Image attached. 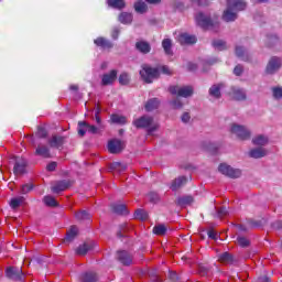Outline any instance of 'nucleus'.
Returning <instances> with one entry per match:
<instances>
[{"instance_id":"f257e3e1","label":"nucleus","mask_w":282,"mask_h":282,"mask_svg":"<svg viewBox=\"0 0 282 282\" xmlns=\"http://www.w3.org/2000/svg\"><path fill=\"white\" fill-rule=\"evenodd\" d=\"M132 124L137 128V129H148V135H151L152 133H154V131H158L159 127L158 123L153 124V117H149V116H142L138 119H135Z\"/></svg>"},{"instance_id":"f03ea898","label":"nucleus","mask_w":282,"mask_h":282,"mask_svg":"<svg viewBox=\"0 0 282 282\" xmlns=\"http://www.w3.org/2000/svg\"><path fill=\"white\" fill-rule=\"evenodd\" d=\"M142 69L140 70V76L143 82H145L148 85H151L153 80L160 78V68L152 67L149 64H143Z\"/></svg>"},{"instance_id":"7ed1b4c3","label":"nucleus","mask_w":282,"mask_h":282,"mask_svg":"<svg viewBox=\"0 0 282 282\" xmlns=\"http://www.w3.org/2000/svg\"><path fill=\"white\" fill-rule=\"evenodd\" d=\"M169 91L172 96H177L178 98H191L194 94L193 86H170Z\"/></svg>"},{"instance_id":"20e7f679","label":"nucleus","mask_w":282,"mask_h":282,"mask_svg":"<svg viewBox=\"0 0 282 282\" xmlns=\"http://www.w3.org/2000/svg\"><path fill=\"white\" fill-rule=\"evenodd\" d=\"M219 173L225 175L226 177H230L231 180H237L241 175V170L235 169L226 163H220L218 166Z\"/></svg>"},{"instance_id":"39448f33","label":"nucleus","mask_w":282,"mask_h":282,"mask_svg":"<svg viewBox=\"0 0 282 282\" xmlns=\"http://www.w3.org/2000/svg\"><path fill=\"white\" fill-rule=\"evenodd\" d=\"M13 160V174L25 175V173H28V160H25L23 156H14Z\"/></svg>"},{"instance_id":"423d86ee","label":"nucleus","mask_w":282,"mask_h":282,"mask_svg":"<svg viewBox=\"0 0 282 282\" xmlns=\"http://www.w3.org/2000/svg\"><path fill=\"white\" fill-rule=\"evenodd\" d=\"M230 131H231V133H234V135H237L238 140H250V135H252L250 130H248V129H246V127L239 126L237 123L231 124Z\"/></svg>"},{"instance_id":"0eeeda50","label":"nucleus","mask_w":282,"mask_h":282,"mask_svg":"<svg viewBox=\"0 0 282 282\" xmlns=\"http://www.w3.org/2000/svg\"><path fill=\"white\" fill-rule=\"evenodd\" d=\"M282 67L281 57L273 56L269 59L267 67H265V74H276L279 69Z\"/></svg>"},{"instance_id":"6e6552de","label":"nucleus","mask_w":282,"mask_h":282,"mask_svg":"<svg viewBox=\"0 0 282 282\" xmlns=\"http://www.w3.org/2000/svg\"><path fill=\"white\" fill-rule=\"evenodd\" d=\"M6 276L10 281H23V270L17 267H9L6 269Z\"/></svg>"},{"instance_id":"1a4fd4ad","label":"nucleus","mask_w":282,"mask_h":282,"mask_svg":"<svg viewBox=\"0 0 282 282\" xmlns=\"http://www.w3.org/2000/svg\"><path fill=\"white\" fill-rule=\"evenodd\" d=\"M117 261H119L121 265L129 267L133 264V256L127 250H119L117 251Z\"/></svg>"},{"instance_id":"9d476101","label":"nucleus","mask_w":282,"mask_h":282,"mask_svg":"<svg viewBox=\"0 0 282 282\" xmlns=\"http://www.w3.org/2000/svg\"><path fill=\"white\" fill-rule=\"evenodd\" d=\"M124 149V142H122L120 139H112L108 142V151L112 154L122 153V150Z\"/></svg>"},{"instance_id":"9b49d317","label":"nucleus","mask_w":282,"mask_h":282,"mask_svg":"<svg viewBox=\"0 0 282 282\" xmlns=\"http://www.w3.org/2000/svg\"><path fill=\"white\" fill-rule=\"evenodd\" d=\"M69 186H72V181H69V180H62V181H57L51 187V191H52V193H55L56 195H58V193H63L64 191H67V188H69Z\"/></svg>"},{"instance_id":"f8f14e48","label":"nucleus","mask_w":282,"mask_h":282,"mask_svg":"<svg viewBox=\"0 0 282 282\" xmlns=\"http://www.w3.org/2000/svg\"><path fill=\"white\" fill-rule=\"evenodd\" d=\"M195 19H196L197 25H199L204 30H208V28H213V20L210 18L204 15V13L199 12L195 17Z\"/></svg>"},{"instance_id":"ddd939ff","label":"nucleus","mask_w":282,"mask_h":282,"mask_svg":"<svg viewBox=\"0 0 282 282\" xmlns=\"http://www.w3.org/2000/svg\"><path fill=\"white\" fill-rule=\"evenodd\" d=\"M175 204L181 208H186V206H193L195 204V197L193 195H183L176 198Z\"/></svg>"},{"instance_id":"4468645a","label":"nucleus","mask_w":282,"mask_h":282,"mask_svg":"<svg viewBox=\"0 0 282 282\" xmlns=\"http://www.w3.org/2000/svg\"><path fill=\"white\" fill-rule=\"evenodd\" d=\"M228 8L232 9L235 13L242 12V10H246L247 4L243 2V0H227Z\"/></svg>"},{"instance_id":"2eb2a0df","label":"nucleus","mask_w":282,"mask_h":282,"mask_svg":"<svg viewBox=\"0 0 282 282\" xmlns=\"http://www.w3.org/2000/svg\"><path fill=\"white\" fill-rule=\"evenodd\" d=\"M118 78V70L112 69L109 74H104L101 77V85L107 87V85H113V82Z\"/></svg>"},{"instance_id":"dca6fc26","label":"nucleus","mask_w":282,"mask_h":282,"mask_svg":"<svg viewBox=\"0 0 282 282\" xmlns=\"http://www.w3.org/2000/svg\"><path fill=\"white\" fill-rule=\"evenodd\" d=\"M94 43L97 47H100L101 50L113 48V42L109 41L107 37L99 36L94 40Z\"/></svg>"},{"instance_id":"f3484780","label":"nucleus","mask_w":282,"mask_h":282,"mask_svg":"<svg viewBox=\"0 0 282 282\" xmlns=\"http://www.w3.org/2000/svg\"><path fill=\"white\" fill-rule=\"evenodd\" d=\"M178 43L181 45H195V43H197V37L188 33H183L178 35Z\"/></svg>"},{"instance_id":"a211bd4d","label":"nucleus","mask_w":282,"mask_h":282,"mask_svg":"<svg viewBox=\"0 0 282 282\" xmlns=\"http://www.w3.org/2000/svg\"><path fill=\"white\" fill-rule=\"evenodd\" d=\"M63 144H65V137L53 135L48 140V147H51V149H63Z\"/></svg>"},{"instance_id":"6ab92c4d","label":"nucleus","mask_w":282,"mask_h":282,"mask_svg":"<svg viewBox=\"0 0 282 282\" xmlns=\"http://www.w3.org/2000/svg\"><path fill=\"white\" fill-rule=\"evenodd\" d=\"M135 51L140 52V54H150L151 53V43L141 40L135 42Z\"/></svg>"},{"instance_id":"aec40b11","label":"nucleus","mask_w":282,"mask_h":282,"mask_svg":"<svg viewBox=\"0 0 282 282\" xmlns=\"http://www.w3.org/2000/svg\"><path fill=\"white\" fill-rule=\"evenodd\" d=\"M223 21H226V23H230L232 21H237V13L232 8L227 6V9L223 13Z\"/></svg>"},{"instance_id":"412c9836","label":"nucleus","mask_w":282,"mask_h":282,"mask_svg":"<svg viewBox=\"0 0 282 282\" xmlns=\"http://www.w3.org/2000/svg\"><path fill=\"white\" fill-rule=\"evenodd\" d=\"M35 155L44 158V160H48L50 158H52V153L50 152V148L47 145H37L35 150Z\"/></svg>"},{"instance_id":"4be33fe9","label":"nucleus","mask_w":282,"mask_h":282,"mask_svg":"<svg viewBox=\"0 0 282 282\" xmlns=\"http://www.w3.org/2000/svg\"><path fill=\"white\" fill-rule=\"evenodd\" d=\"M218 260L220 261V263H227L229 265H232V263H235V261H237L235 259V256H232V253H230L228 251L220 253L218 256Z\"/></svg>"},{"instance_id":"5701e85b","label":"nucleus","mask_w":282,"mask_h":282,"mask_svg":"<svg viewBox=\"0 0 282 282\" xmlns=\"http://www.w3.org/2000/svg\"><path fill=\"white\" fill-rule=\"evenodd\" d=\"M188 182V178L186 176H178L175 178L172 184H171V189L172 191H180L182 186H185V184Z\"/></svg>"},{"instance_id":"b1692460","label":"nucleus","mask_w":282,"mask_h":282,"mask_svg":"<svg viewBox=\"0 0 282 282\" xmlns=\"http://www.w3.org/2000/svg\"><path fill=\"white\" fill-rule=\"evenodd\" d=\"M80 282H98V274L95 272H84L79 275Z\"/></svg>"},{"instance_id":"393cba45","label":"nucleus","mask_w":282,"mask_h":282,"mask_svg":"<svg viewBox=\"0 0 282 282\" xmlns=\"http://www.w3.org/2000/svg\"><path fill=\"white\" fill-rule=\"evenodd\" d=\"M224 87V84H214L210 88H209V96H212L213 98H216L217 100H219V98H221V89Z\"/></svg>"},{"instance_id":"a878e982","label":"nucleus","mask_w":282,"mask_h":282,"mask_svg":"<svg viewBox=\"0 0 282 282\" xmlns=\"http://www.w3.org/2000/svg\"><path fill=\"white\" fill-rule=\"evenodd\" d=\"M111 212L115 213V215H129V210L124 204H112Z\"/></svg>"},{"instance_id":"bb28decb","label":"nucleus","mask_w":282,"mask_h":282,"mask_svg":"<svg viewBox=\"0 0 282 282\" xmlns=\"http://www.w3.org/2000/svg\"><path fill=\"white\" fill-rule=\"evenodd\" d=\"M109 8L115 10H124L127 8V2L124 0H107Z\"/></svg>"},{"instance_id":"cd10ccee","label":"nucleus","mask_w":282,"mask_h":282,"mask_svg":"<svg viewBox=\"0 0 282 282\" xmlns=\"http://www.w3.org/2000/svg\"><path fill=\"white\" fill-rule=\"evenodd\" d=\"M231 94H232L234 100H246L247 98L246 93L241 88L232 87Z\"/></svg>"},{"instance_id":"c85d7f7f","label":"nucleus","mask_w":282,"mask_h":282,"mask_svg":"<svg viewBox=\"0 0 282 282\" xmlns=\"http://www.w3.org/2000/svg\"><path fill=\"white\" fill-rule=\"evenodd\" d=\"M119 21L123 25H131V23H133V14H131L129 12H122L119 14Z\"/></svg>"},{"instance_id":"c756f323","label":"nucleus","mask_w":282,"mask_h":282,"mask_svg":"<svg viewBox=\"0 0 282 282\" xmlns=\"http://www.w3.org/2000/svg\"><path fill=\"white\" fill-rule=\"evenodd\" d=\"M268 153L263 148H257L249 151V155L254 160H259V158H265Z\"/></svg>"},{"instance_id":"7c9ffc66","label":"nucleus","mask_w":282,"mask_h":282,"mask_svg":"<svg viewBox=\"0 0 282 282\" xmlns=\"http://www.w3.org/2000/svg\"><path fill=\"white\" fill-rule=\"evenodd\" d=\"M268 142H269L268 137L263 134H259L252 139V144H254L256 147H265Z\"/></svg>"},{"instance_id":"2f4dec72","label":"nucleus","mask_w":282,"mask_h":282,"mask_svg":"<svg viewBox=\"0 0 282 282\" xmlns=\"http://www.w3.org/2000/svg\"><path fill=\"white\" fill-rule=\"evenodd\" d=\"M162 47L167 56H173V42L171 41V39H164L162 41Z\"/></svg>"},{"instance_id":"473e14b6","label":"nucleus","mask_w":282,"mask_h":282,"mask_svg":"<svg viewBox=\"0 0 282 282\" xmlns=\"http://www.w3.org/2000/svg\"><path fill=\"white\" fill-rule=\"evenodd\" d=\"M160 107V100L158 98H152L145 104V111H155Z\"/></svg>"},{"instance_id":"72a5a7b5","label":"nucleus","mask_w":282,"mask_h":282,"mask_svg":"<svg viewBox=\"0 0 282 282\" xmlns=\"http://www.w3.org/2000/svg\"><path fill=\"white\" fill-rule=\"evenodd\" d=\"M91 245L84 242L83 245H80L79 247H77L76 249V254H79L82 257H85V254H87V252H89V250H91Z\"/></svg>"},{"instance_id":"f704fd0d","label":"nucleus","mask_w":282,"mask_h":282,"mask_svg":"<svg viewBox=\"0 0 282 282\" xmlns=\"http://www.w3.org/2000/svg\"><path fill=\"white\" fill-rule=\"evenodd\" d=\"M134 10L135 12H138V14H144V12H147V10H149V7L147 6V3L142 0H139L134 3Z\"/></svg>"},{"instance_id":"c9c22d12","label":"nucleus","mask_w":282,"mask_h":282,"mask_svg":"<svg viewBox=\"0 0 282 282\" xmlns=\"http://www.w3.org/2000/svg\"><path fill=\"white\" fill-rule=\"evenodd\" d=\"M77 235H78V227L72 226L66 234L65 241H68V242L74 241Z\"/></svg>"},{"instance_id":"e433bc0d","label":"nucleus","mask_w":282,"mask_h":282,"mask_svg":"<svg viewBox=\"0 0 282 282\" xmlns=\"http://www.w3.org/2000/svg\"><path fill=\"white\" fill-rule=\"evenodd\" d=\"M77 221H90L91 215L87 210H82L75 214Z\"/></svg>"},{"instance_id":"4c0bfd02","label":"nucleus","mask_w":282,"mask_h":282,"mask_svg":"<svg viewBox=\"0 0 282 282\" xmlns=\"http://www.w3.org/2000/svg\"><path fill=\"white\" fill-rule=\"evenodd\" d=\"M110 122H112V124H127V117L120 115H111Z\"/></svg>"},{"instance_id":"58836bf2","label":"nucleus","mask_w":282,"mask_h":282,"mask_svg":"<svg viewBox=\"0 0 282 282\" xmlns=\"http://www.w3.org/2000/svg\"><path fill=\"white\" fill-rule=\"evenodd\" d=\"M166 230H169V228H166L164 224L155 225L153 227V234L159 237H164V235H166Z\"/></svg>"},{"instance_id":"ea45409f","label":"nucleus","mask_w":282,"mask_h":282,"mask_svg":"<svg viewBox=\"0 0 282 282\" xmlns=\"http://www.w3.org/2000/svg\"><path fill=\"white\" fill-rule=\"evenodd\" d=\"M43 202L45 206H48L50 208H56V206H58V202H56L54 196L46 195L43 197Z\"/></svg>"},{"instance_id":"a19ab883","label":"nucleus","mask_w":282,"mask_h":282,"mask_svg":"<svg viewBox=\"0 0 282 282\" xmlns=\"http://www.w3.org/2000/svg\"><path fill=\"white\" fill-rule=\"evenodd\" d=\"M25 202V197L20 196L17 198H11L9 206L13 209L17 210V208H19V206H21V204H23Z\"/></svg>"},{"instance_id":"79ce46f5","label":"nucleus","mask_w":282,"mask_h":282,"mask_svg":"<svg viewBox=\"0 0 282 282\" xmlns=\"http://www.w3.org/2000/svg\"><path fill=\"white\" fill-rule=\"evenodd\" d=\"M134 219H139L140 221H147V219H149V213L144 209H137L134 212Z\"/></svg>"},{"instance_id":"37998d69","label":"nucleus","mask_w":282,"mask_h":282,"mask_svg":"<svg viewBox=\"0 0 282 282\" xmlns=\"http://www.w3.org/2000/svg\"><path fill=\"white\" fill-rule=\"evenodd\" d=\"M236 56H238V58H242L243 61H250V56L246 54V48H243V46H236Z\"/></svg>"},{"instance_id":"c03bdc74","label":"nucleus","mask_w":282,"mask_h":282,"mask_svg":"<svg viewBox=\"0 0 282 282\" xmlns=\"http://www.w3.org/2000/svg\"><path fill=\"white\" fill-rule=\"evenodd\" d=\"M212 45L219 52H224V50H226V43L223 40H215Z\"/></svg>"},{"instance_id":"a18cd8bd","label":"nucleus","mask_w":282,"mask_h":282,"mask_svg":"<svg viewBox=\"0 0 282 282\" xmlns=\"http://www.w3.org/2000/svg\"><path fill=\"white\" fill-rule=\"evenodd\" d=\"M77 131L78 135L83 138L87 133V121H79Z\"/></svg>"},{"instance_id":"49530a36","label":"nucleus","mask_w":282,"mask_h":282,"mask_svg":"<svg viewBox=\"0 0 282 282\" xmlns=\"http://www.w3.org/2000/svg\"><path fill=\"white\" fill-rule=\"evenodd\" d=\"M31 191H34V184L32 183H26L21 186V195H28V193H31Z\"/></svg>"},{"instance_id":"de8ad7c7","label":"nucleus","mask_w":282,"mask_h":282,"mask_svg":"<svg viewBox=\"0 0 282 282\" xmlns=\"http://www.w3.org/2000/svg\"><path fill=\"white\" fill-rule=\"evenodd\" d=\"M156 68L159 69V75L164 74L165 76H173V69H171L166 65H162V66H159Z\"/></svg>"},{"instance_id":"09e8293b","label":"nucleus","mask_w":282,"mask_h":282,"mask_svg":"<svg viewBox=\"0 0 282 282\" xmlns=\"http://www.w3.org/2000/svg\"><path fill=\"white\" fill-rule=\"evenodd\" d=\"M237 241L240 248H248V246H250V240L243 236H239Z\"/></svg>"},{"instance_id":"8fccbe9b","label":"nucleus","mask_w":282,"mask_h":282,"mask_svg":"<svg viewBox=\"0 0 282 282\" xmlns=\"http://www.w3.org/2000/svg\"><path fill=\"white\" fill-rule=\"evenodd\" d=\"M131 78L129 77V74L127 73H121L119 75V83L120 85H129Z\"/></svg>"},{"instance_id":"3c124183","label":"nucleus","mask_w":282,"mask_h":282,"mask_svg":"<svg viewBox=\"0 0 282 282\" xmlns=\"http://www.w3.org/2000/svg\"><path fill=\"white\" fill-rule=\"evenodd\" d=\"M170 105L173 109H182V107H184V104L182 102V99H180V97L170 101Z\"/></svg>"},{"instance_id":"603ef678","label":"nucleus","mask_w":282,"mask_h":282,"mask_svg":"<svg viewBox=\"0 0 282 282\" xmlns=\"http://www.w3.org/2000/svg\"><path fill=\"white\" fill-rule=\"evenodd\" d=\"M148 197H149V200H150L152 204H158V202H160V194H159V193L150 192V193L148 194Z\"/></svg>"},{"instance_id":"864d4df0","label":"nucleus","mask_w":282,"mask_h":282,"mask_svg":"<svg viewBox=\"0 0 282 282\" xmlns=\"http://www.w3.org/2000/svg\"><path fill=\"white\" fill-rule=\"evenodd\" d=\"M272 93H273V98H275V100H281L282 98V87H273L272 88Z\"/></svg>"},{"instance_id":"5fc2aeb1","label":"nucleus","mask_w":282,"mask_h":282,"mask_svg":"<svg viewBox=\"0 0 282 282\" xmlns=\"http://www.w3.org/2000/svg\"><path fill=\"white\" fill-rule=\"evenodd\" d=\"M111 169L113 171H119V172L127 171V165H124V164H122L120 162H115V163L111 164Z\"/></svg>"},{"instance_id":"6e6d98bb","label":"nucleus","mask_w":282,"mask_h":282,"mask_svg":"<svg viewBox=\"0 0 282 282\" xmlns=\"http://www.w3.org/2000/svg\"><path fill=\"white\" fill-rule=\"evenodd\" d=\"M191 3H195L196 6H199L200 8H206L207 6H210V2L208 0H189Z\"/></svg>"},{"instance_id":"4d7b16f0","label":"nucleus","mask_w":282,"mask_h":282,"mask_svg":"<svg viewBox=\"0 0 282 282\" xmlns=\"http://www.w3.org/2000/svg\"><path fill=\"white\" fill-rule=\"evenodd\" d=\"M169 279L172 282H177V281H180V275H177V272H175V271H170Z\"/></svg>"},{"instance_id":"13d9d810","label":"nucleus","mask_w":282,"mask_h":282,"mask_svg":"<svg viewBox=\"0 0 282 282\" xmlns=\"http://www.w3.org/2000/svg\"><path fill=\"white\" fill-rule=\"evenodd\" d=\"M86 131L88 133L96 134V133H98V128L96 126H91V124L87 123Z\"/></svg>"},{"instance_id":"bf43d9fd","label":"nucleus","mask_w":282,"mask_h":282,"mask_svg":"<svg viewBox=\"0 0 282 282\" xmlns=\"http://www.w3.org/2000/svg\"><path fill=\"white\" fill-rule=\"evenodd\" d=\"M234 74H235V76H241L243 74V66L237 65L234 68Z\"/></svg>"},{"instance_id":"052dcab7","label":"nucleus","mask_w":282,"mask_h":282,"mask_svg":"<svg viewBox=\"0 0 282 282\" xmlns=\"http://www.w3.org/2000/svg\"><path fill=\"white\" fill-rule=\"evenodd\" d=\"M56 166H58V163L53 161L46 165V171L54 172L56 171Z\"/></svg>"},{"instance_id":"680f3d73","label":"nucleus","mask_w":282,"mask_h":282,"mask_svg":"<svg viewBox=\"0 0 282 282\" xmlns=\"http://www.w3.org/2000/svg\"><path fill=\"white\" fill-rule=\"evenodd\" d=\"M217 213L218 217H226V215H228V209L226 207H220Z\"/></svg>"},{"instance_id":"e2e57ef3","label":"nucleus","mask_w":282,"mask_h":282,"mask_svg":"<svg viewBox=\"0 0 282 282\" xmlns=\"http://www.w3.org/2000/svg\"><path fill=\"white\" fill-rule=\"evenodd\" d=\"M111 36L115 41L118 40V36H120V29L118 28L112 29Z\"/></svg>"},{"instance_id":"0e129e2a","label":"nucleus","mask_w":282,"mask_h":282,"mask_svg":"<svg viewBox=\"0 0 282 282\" xmlns=\"http://www.w3.org/2000/svg\"><path fill=\"white\" fill-rule=\"evenodd\" d=\"M39 138H47V130L45 128H40L37 131Z\"/></svg>"},{"instance_id":"69168bd1","label":"nucleus","mask_w":282,"mask_h":282,"mask_svg":"<svg viewBox=\"0 0 282 282\" xmlns=\"http://www.w3.org/2000/svg\"><path fill=\"white\" fill-rule=\"evenodd\" d=\"M272 228H274V230H282V220H276L273 223Z\"/></svg>"},{"instance_id":"338daca9","label":"nucleus","mask_w":282,"mask_h":282,"mask_svg":"<svg viewBox=\"0 0 282 282\" xmlns=\"http://www.w3.org/2000/svg\"><path fill=\"white\" fill-rule=\"evenodd\" d=\"M181 120L182 122H188L191 120V115L188 112L183 113Z\"/></svg>"},{"instance_id":"774afa93","label":"nucleus","mask_w":282,"mask_h":282,"mask_svg":"<svg viewBox=\"0 0 282 282\" xmlns=\"http://www.w3.org/2000/svg\"><path fill=\"white\" fill-rule=\"evenodd\" d=\"M257 282H270V278H268L267 275H263L258 278Z\"/></svg>"}]
</instances>
